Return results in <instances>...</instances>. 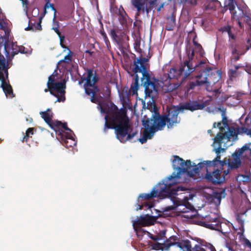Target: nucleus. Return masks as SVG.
<instances>
[{"instance_id":"nucleus-1","label":"nucleus","mask_w":251,"mask_h":251,"mask_svg":"<svg viewBox=\"0 0 251 251\" xmlns=\"http://www.w3.org/2000/svg\"><path fill=\"white\" fill-rule=\"evenodd\" d=\"M104 119L103 132L106 133L108 129H114L116 138L121 143H126L138 134L137 130L132 131V126L129 123L127 110L125 107L119 110L118 107L113 104Z\"/></svg>"},{"instance_id":"nucleus-2","label":"nucleus","mask_w":251,"mask_h":251,"mask_svg":"<svg viewBox=\"0 0 251 251\" xmlns=\"http://www.w3.org/2000/svg\"><path fill=\"white\" fill-rule=\"evenodd\" d=\"M150 48L149 49L148 55L147 57H143L141 54L139 57L133 61V67L132 71L134 73V85L131 86V90L133 94L137 93L139 88V77L137 73H142V76L141 78V85L145 87L146 96L153 98V93H157L158 86L156 84L157 80L154 77H151L150 73V64L149 61L151 56L150 53Z\"/></svg>"},{"instance_id":"nucleus-3","label":"nucleus","mask_w":251,"mask_h":251,"mask_svg":"<svg viewBox=\"0 0 251 251\" xmlns=\"http://www.w3.org/2000/svg\"><path fill=\"white\" fill-rule=\"evenodd\" d=\"M205 106L204 103H199L196 100H189L183 103H180L178 105L170 108L168 110V114L160 116L155 110L153 112H151V117L155 118V121L158 122L159 126L163 129L166 123L168 128H172L174 125L179 123L180 119L178 118L179 112L183 113L185 110L193 112L197 110H201Z\"/></svg>"},{"instance_id":"nucleus-4","label":"nucleus","mask_w":251,"mask_h":251,"mask_svg":"<svg viewBox=\"0 0 251 251\" xmlns=\"http://www.w3.org/2000/svg\"><path fill=\"white\" fill-rule=\"evenodd\" d=\"M174 183V182H166L164 180L154 186L150 193L140 195L138 198V201L140 200L141 201L148 200L154 198H159L160 199L169 198L173 199L178 195V191H183L186 190L184 187L181 186H177L175 188H172Z\"/></svg>"},{"instance_id":"nucleus-5","label":"nucleus","mask_w":251,"mask_h":251,"mask_svg":"<svg viewBox=\"0 0 251 251\" xmlns=\"http://www.w3.org/2000/svg\"><path fill=\"white\" fill-rule=\"evenodd\" d=\"M187 57L183 63L180 64L179 69L171 68L168 74L170 79H176L183 82L188 76L195 71L193 64V59L194 56V50L190 48L187 50Z\"/></svg>"},{"instance_id":"nucleus-6","label":"nucleus","mask_w":251,"mask_h":251,"mask_svg":"<svg viewBox=\"0 0 251 251\" xmlns=\"http://www.w3.org/2000/svg\"><path fill=\"white\" fill-rule=\"evenodd\" d=\"M85 70L87 73L86 75L84 76L83 75L80 76L78 84L81 85L84 82L83 88L85 93L87 95L91 96L90 100L92 102L98 103L99 100L96 96L99 92L100 89L96 84L99 81V76L92 69L86 68Z\"/></svg>"},{"instance_id":"nucleus-7","label":"nucleus","mask_w":251,"mask_h":251,"mask_svg":"<svg viewBox=\"0 0 251 251\" xmlns=\"http://www.w3.org/2000/svg\"><path fill=\"white\" fill-rule=\"evenodd\" d=\"M142 122L145 129L143 131V137L138 139L141 144L146 143L148 139H151L156 131L163 129L158 122L155 121V118L151 117V115L150 118L145 115Z\"/></svg>"},{"instance_id":"nucleus-8","label":"nucleus","mask_w":251,"mask_h":251,"mask_svg":"<svg viewBox=\"0 0 251 251\" xmlns=\"http://www.w3.org/2000/svg\"><path fill=\"white\" fill-rule=\"evenodd\" d=\"M9 60L7 58L5 59H0V87L2 88L7 98H12L14 97V94L8 79V69L10 67L8 63Z\"/></svg>"},{"instance_id":"nucleus-9","label":"nucleus","mask_w":251,"mask_h":251,"mask_svg":"<svg viewBox=\"0 0 251 251\" xmlns=\"http://www.w3.org/2000/svg\"><path fill=\"white\" fill-rule=\"evenodd\" d=\"M206 171L204 176L205 179L209 182L214 184L218 185L223 183L226 179V176L228 174L229 171L219 169L218 166L209 167L205 165Z\"/></svg>"},{"instance_id":"nucleus-10","label":"nucleus","mask_w":251,"mask_h":251,"mask_svg":"<svg viewBox=\"0 0 251 251\" xmlns=\"http://www.w3.org/2000/svg\"><path fill=\"white\" fill-rule=\"evenodd\" d=\"M250 48H251V43L250 46H246V49L244 50L243 44L235 41L230 42L228 46V50L232 55L231 58L234 62L239 60L240 56L244 55Z\"/></svg>"},{"instance_id":"nucleus-11","label":"nucleus","mask_w":251,"mask_h":251,"mask_svg":"<svg viewBox=\"0 0 251 251\" xmlns=\"http://www.w3.org/2000/svg\"><path fill=\"white\" fill-rule=\"evenodd\" d=\"M217 73L213 72L211 68H206L202 70H200L198 75L195 76L197 81L203 82L202 85L204 84H210L212 83H215L218 81L217 79H213L215 76L216 78Z\"/></svg>"},{"instance_id":"nucleus-12","label":"nucleus","mask_w":251,"mask_h":251,"mask_svg":"<svg viewBox=\"0 0 251 251\" xmlns=\"http://www.w3.org/2000/svg\"><path fill=\"white\" fill-rule=\"evenodd\" d=\"M174 159L172 162V165L174 169L177 170L176 174H173L164 180L167 183H176L175 181L176 179L180 177V174L181 172H186L187 168H183V159L178 156L174 155Z\"/></svg>"},{"instance_id":"nucleus-13","label":"nucleus","mask_w":251,"mask_h":251,"mask_svg":"<svg viewBox=\"0 0 251 251\" xmlns=\"http://www.w3.org/2000/svg\"><path fill=\"white\" fill-rule=\"evenodd\" d=\"M47 85L49 88H50V87H54L56 92H58L60 96L57 99L56 101L64 102L65 100L66 84L65 82H55L54 77L53 75H51L48 78Z\"/></svg>"},{"instance_id":"nucleus-14","label":"nucleus","mask_w":251,"mask_h":251,"mask_svg":"<svg viewBox=\"0 0 251 251\" xmlns=\"http://www.w3.org/2000/svg\"><path fill=\"white\" fill-rule=\"evenodd\" d=\"M249 149V147L247 145L243 146L241 148L239 149L237 151L232 154L234 158L233 161L228 159V165L231 169H237L241 166V160L240 156L246 151Z\"/></svg>"},{"instance_id":"nucleus-15","label":"nucleus","mask_w":251,"mask_h":251,"mask_svg":"<svg viewBox=\"0 0 251 251\" xmlns=\"http://www.w3.org/2000/svg\"><path fill=\"white\" fill-rule=\"evenodd\" d=\"M240 134H241V132L239 128L236 129L233 127H229L228 132H225L224 133H218L215 136V141L220 142L221 140H223L224 139H226L228 141H230L231 137L237 138V135Z\"/></svg>"},{"instance_id":"nucleus-16","label":"nucleus","mask_w":251,"mask_h":251,"mask_svg":"<svg viewBox=\"0 0 251 251\" xmlns=\"http://www.w3.org/2000/svg\"><path fill=\"white\" fill-rule=\"evenodd\" d=\"M177 247L183 251H206L205 250L198 244L192 247L191 242L189 240H181L177 243Z\"/></svg>"},{"instance_id":"nucleus-17","label":"nucleus","mask_w":251,"mask_h":251,"mask_svg":"<svg viewBox=\"0 0 251 251\" xmlns=\"http://www.w3.org/2000/svg\"><path fill=\"white\" fill-rule=\"evenodd\" d=\"M9 41L4 37H0V59L10 60Z\"/></svg>"},{"instance_id":"nucleus-18","label":"nucleus","mask_w":251,"mask_h":251,"mask_svg":"<svg viewBox=\"0 0 251 251\" xmlns=\"http://www.w3.org/2000/svg\"><path fill=\"white\" fill-rule=\"evenodd\" d=\"M238 11H235L231 14V19L237 22V24L240 28H244V25L241 22L243 18L245 16V12H247L248 8L246 7H238Z\"/></svg>"},{"instance_id":"nucleus-19","label":"nucleus","mask_w":251,"mask_h":251,"mask_svg":"<svg viewBox=\"0 0 251 251\" xmlns=\"http://www.w3.org/2000/svg\"><path fill=\"white\" fill-rule=\"evenodd\" d=\"M110 35L111 38L118 45L122 44V38L126 36L124 32L122 31L118 28H114L111 29L110 32Z\"/></svg>"},{"instance_id":"nucleus-20","label":"nucleus","mask_w":251,"mask_h":251,"mask_svg":"<svg viewBox=\"0 0 251 251\" xmlns=\"http://www.w3.org/2000/svg\"><path fill=\"white\" fill-rule=\"evenodd\" d=\"M51 128L53 129L58 135H62L63 130L62 128L67 131H69L71 132H73V131L67 126V123H62L59 121H55L52 125Z\"/></svg>"},{"instance_id":"nucleus-21","label":"nucleus","mask_w":251,"mask_h":251,"mask_svg":"<svg viewBox=\"0 0 251 251\" xmlns=\"http://www.w3.org/2000/svg\"><path fill=\"white\" fill-rule=\"evenodd\" d=\"M154 222V220L152 216L146 215L145 216H141L138 218L134 224L145 226L153 225Z\"/></svg>"},{"instance_id":"nucleus-22","label":"nucleus","mask_w":251,"mask_h":251,"mask_svg":"<svg viewBox=\"0 0 251 251\" xmlns=\"http://www.w3.org/2000/svg\"><path fill=\"white\" fill-rule=\"evenodd\" d=\"M222 222L221 220L217 221V222H213L211 223H201V226L209 228L213 230L220 231L222 233H226V231H224L222 228Z\"/></svg>"},{"instance_id":"nucleus-23","label":"nucleus","mask_w":251,"mask_h":251,"mask_svg":"<svg viewBox=\"0 0 251 251\" xmlns=\"http://www.w3.org/2000/svg\"><path fill=\"white\" fill-rule=\"evenodd\" d=\"M40 114L45 122L51 128L55 121L52 120L53 113L51 109L48 108L45 111L40 112Z\"/></svg>"},{"instance_id":"nucleus-24","label":"nucleus","mask_w":251,"mask_h":251,"mask_svg":"<svg viewBox=\"0 0 251 251\" xmlns=\"http://www.w3.org/2000/svg\"><path fill=\"white\" fill-rule=\"evenodd\" d=\"M240 68H244V66L234 65H233L230 69H229L228 71V75L230 80L233 81L234 79L240 75L241 73L238 71V70Z\"/></svg>"},{"instance_id":"nucleus-25","label":"nucleus","mask_w":251,"mask_h":251,"mask_svg":"<svg viewBox=\"0 0 251 251\" xmlns=\"http://www.w3.org/2000/svg\"><path fill=\"white\" fill-rule=\"evenodd\" d=\"M194 209L188 201H186L183 204H179L176 207V210L178 212L181 213H188Z\"/></svg>"},{"instance_id":"nucleus-26","label":"nucleus","mask_w":251,"mask_h":251,"mask_svg":"<svg viewBox=\"0 0 251 251\" xmlns=\"http://www.w3.org/2000/svg\"><path fill=\"white\" fill-rule=\"evenodd\" d=\"M166 25L165 29L168 31H172L176 25V14L173 12L170 16L166 18Z\"/></svg>"},{"instance_id":"nucleus-27","label":"nucleus","mask_w":251,"mask_h":251,"mask_svg":"<svg viewBox=\"0 0 251 251\" xmlns=\"http://www.w3.org/2000/svg\"><path fill=\"white\" fill-rule=\"evenodd\" d=\"M247 210L244 212L238 213L236 216V219L239 224V229L240 230L242 234L244 232V221L247 217Z\"/></svg>"},{"instance_id":"nucleus-28","label":"nucleus","mask_w":251,"mask_h":251,"mask_svg":"<svg viewBox=\"0 0 251 251\" xmlns=\"http://www.w3.org/2000/svg\"><path fill=\"white\" fill-rule=\"evenodd\" d=\"M221 155L220 153L217 154L216 158L212 161H204L202 162L199 163V165L201 168L204 165H207L209 167L217 166V162L220 161Z\"/></svg>"},{"instance_id":"nucleus-29","label":"nucleus","mask_w":251,"mask_h":251,"mask_svg":"<svg viewBox=\"0 0 251 251\" xmlns=\"http://www.w3.org/2000/svg\"><path fill=\"white\" fill-rule=\"evenodd\" d=\"M145 0H131L132 5L137 9V12H142L143 13L145 12Z\"/></svg>"},{"instance_id":"nucleus-30","label":"nucleus","mask_w":251,"mask_h":251,"mask_svg":"<svg viewBox=\"0 0 251 251\" xmlns=\"http://www.w3.org/2000/svg\"><path fill=\"white\" fill-rule=\"evenodd\" d=\"M117 15L119 16V20L121 24H124L126 23L128 15L122 5L120 6Z\"/></svg>"},{"instance_id":"nucleus-31","label":"nucleus","mask_w":251,"mask_h":251,"mask_svg":"<svg viewBox=\"0 0 251 251\" xmlns=\"http://www.w3.org/2000/svg\"><path fill=\"white\" fill-rule=\"evenodd\" d=\"M178 239L176 236H172L168 239L165 242L166 244V250H169L170 247L174 245H176L177 246V243H178Z\"/></svg>"},{"instance_id":"nucleus-32","label":"nucleus","mask_w":251,"mask_h":251,"mask_svg":"<svg viewBox=\"0 0 251 251\" xmlns=\"http://www.w3.org/2000/svg\"><path fill=\"white\" fill-rule=\"evenodd\" d=\"M221 220L217 215L215 213L211 215L206 216L204 221L199 222V225L201 226V223H211L213 222H217V221Z\"/></svg>"},{"instance_id":"nucleus-33","label":"nucleus","mask_w":251,"mask_h":251,"mask_svg":"<svg viewBox=\"0 0 251 251\" xmlns=\"http://www.w3.org/2000/svg\"><path fill=\"white\" fill-rule=\"evenodd\" d=\"M225 190L223 189L220 192H214L212 196V200L215 203L220 204L222 198L225 197Z\"/></svg>"},{"instance_id":"nucleus-34","label":"nucleus","mask_w":251,"mask_h":251,"mask_svg":"<svg viewBox=\"0 0 251 251\" xmlns=\"http://www.w3.org/2000/svg\"><path fill=\"white\" fill-rule=\"evenodd\" d=\"M197 166L195 165V163H193V165L192 166V167L191 168V169H190L187 172V175L191 177H193L194 176L197 174H199L200 172V170L202 169L203 168H205V165L204 166H202L201 168L199 165L198 164Z\"/></svg>"},{"instance_id":"nucleus-35","label":"nucleus","mask_w":251,"mask_h":251,"mask_svg":"<svg viewBox=\"0 0 251 251\" xmlns=\"http://www.w3.org/2000/svg\"><path fill=\"white\" fill-rule=\"evenodd\" d=\"M69 52L68 54L65 56L63 59L60 60L58 62V64H61L63 63L66 64H70L72 61V57L73 55V52L71 51L70 50H68Z\"/></svg>"},{"instance_id":"nucleus-36","label":"nucleus","mask_w":251,"mask_h":251,"mask_svg":"<svg viewBox=\"0 0 251 251\" xmlns=\"http://www.w3.org/2000/svg\"><path fill=\"white\" fill-rule=\"evenodd\" d=\"M64 145L68 148L75 145V140L73 139V137L71 133L67 134L66 139L64 140Z\"/></svg>"},{"instance_id":"nucleus-37","label":"nucleus","mask_w":251,"mask_h":251,"mask_svg":"<svg viewBox=\"0 0 251 251\" xmlns=\"http://www.w3.org/2000/svg\"><path fill=\"white\" fill-rule=\"evenodd\" d=\"M14 45L13 44L12 46L13 51L11 52V56L10 55V59L8 61V63H9V62L13 59L14 56L16 54H17L19 52H20V53H24L25 52V48L24 46H19V47H18V49L17 50H14L15 49L14 48ZM9 64L10 65V64Z\"/></svg>"},{"instance_id":"nucleus-38","label":"nucleus","mask_w":251,"mask_h":251,"mask_svg":"<svg viewBox=\"0 0 251 251\" xmlns=\"http://www.w3.org/2000/svg\"><path fill=\"white\" fill-rule=\"evenodd\" d=\"M198 0H180L179 3L184 5L194 7L197 5Z\"/></svg>"},{"instance_id":"nucleus-39","label":"nucleus","mask_w":251,"mask_h":251,"mask_svg":"<svg viewBox=\"0 0 251 251\" xmlns=\"http://www.w3.org/2000/svg\"><path fill=\"white\" fill-rule=\"evenodd\" d=\"M225 7H227L226 9H228L229 10L231 14L236 11L235 10V2L233 0H228V3L227 4L225 3Z\"/></svg>"},{"instance_id":"nucleus-40","label":"nucleus","mask_w":251,"mask_h":251,"mask_svg":"<svg viewBox=\"0 0 251 251\" xmlns=\"http://www.w3.org/2000/svg\"><path fill=\"white\" fill-rule=\"evenodd\" d=\"M166 248V247L165 243L161 244L157 242L152 245V248L155 250H161L162 251H166L165 250Z\"/></svg>"},{"instance_id":"nucleus-41","label":"nucleus","mask_w":251,"mask_h":251,"mask_svg":"<svg viewBox=\"0 0 251 251\" xmlns=\"http://www.w3.org/2000/svg\"><path fill=\"white\" fill-rule=\"evenodd\" d=\"M203 83V82L197 81V79L195 81L190 82L188 85L189 89H193L197 86H202Z\"/></svg>"},{"instance_id":"nucleus-42","label":"nucleus","mask_w":251,"mask_h":251,"mask_svg":"<svg viewBox=\"0 0 251 251\" xmlns=\"http://www.w3.org/2000/svg\"><path fill=\"white\" fill-rule=\"evenodd\" d=\"M222 141L223 140H221L220 143V142L215 141V137L214 138V142L217 143L219 144V147L217 149H215V151L216 154L220 153L221 152H224L226 151L225 149L222 148V144L223 143Z\"/></svg>"},{"instance_id":"nucleus-43","label":"nucleus","mask_w":251,"mask_h":251,"mask_svg":"<svg viewBox=\"0 0 251 251\" xmlns=\"http://www.w3.org/2000/svg\"><path fill=\"white\" fill-rule=\"evenodd\" d=\"M100 33L101 35V36L103 37V40H104L107 47L108 48L109 46H110V42L108 39L107 35H106V33L104 31L103 28H102V29L100 30Z\"/></svg>"},{"instance_id":"nucleus-44","label":"nucleus","mask_w":251,"mask_h":251,"mask_svg":"<svg viewBox=\"0 0 251 251\" xmlns=\"http://www.w3.org/2000/svg\"><path fill=\"white\" fill-rule=\"evenodd\" d=\"M219 109L222 112V123L225 126H226L227 125V119L226 117V109H224L223 108L222 109L221 108H219Z\"/></svg>"},{"instance_id":"nucleus-45","label":"nucleus","mask_w":251,"mask_h":251,"mask_svg":"<svg viewBox=\"0 0 251 251\" xmlns=\"http://www.w3.org/2000/svg\"><path fill=\"white\" fill-rule=\"evenodd\" d=\"M55 91V89L54 87H50V88H49V87H48L47 88L45 89L44 92H48V91L50 92V94L54 97H56L57 99L60 96L58 92L54 93V91Z\"/></svg>"},{"instance_id":"nucleus-46","label":"nucleus","mask_w":251,"mask_h":251,"mask_svg":"<svg viewBox=\"0 0 251 251\" xmlns=\"http://www.w3.org/2000/svg\"><path fill=\"white\" fill-rule=\"evenodd\" d=\"M192 162L190 160H187L185 161L183 160V168H187L186 173L187 174V172L191 169V168L192 167Z\"/></svg>"},{"instance_id":"nucleus-47","label":"nucleus","mask_w":251,"mask_h":251,"mask_svg":"<svg viewBox=\"0 0 251 251\" xmlns=\"http://www.w3.org/2000/svg\"><path fill=\"white\" fill-rule=\"evenodd\" d=\"M32 128L29 127L26 131L25 135L23 138L22 141L27 142L30 137V132H32Z\"/></svg>"},{"instance_id":"nucleus-48","label":"nucleus","mask_w":251,"mask_h":251,"mask_svg":"<svg viewBox=\"0 0 251 251\" xmlns=\"http://www.w3.org/2000/svg\"><path fill=\"white\" fill-rule=\"evenodd\" d=\"M144 206H145V207H147L149 208H151L152 207H153V205L152 204V203H149L145 202H141V205H138V207L136 208V210L142 209Z\"/></svg>"},{"instance_id":"nucleus-49","label":"nucleus","mask_w":251,"mask_h":251,"mask_svg":"<svg viewBox=\"0 0 251 251\" xmlns=\"http://www.w3.org/2000/svg\"><path fill=\"white\" fill-rule=\"evenodd\" d=\"M134 49L135 50L141 53L142 50L140 48V41L136 39L134 43Z\"/></svg>"},{"instance_id":"nucleus-50","label":"nucleus","mask_w":251,"mask_h":251,"mask_svg":"<svg viewBox=\"0 0 251 251\" xmlns=\"http://www.w3.org/2000/svg\"><path fill=\"white\" fill-rule=\"evenodd\" d=\"M219 30L223 33L227 32V33H229L231 31V26L228 25L227 26L221 27Z\"/></svg>"},{"instance_id":"nucleus-51","label":"nucleus","mask_w":251,"mask_h":251,"mask_svg":"<svg viewBox=\"0 0 251 251\" xmlns=\"http://www.w3.org/2000/svg\"><path fill=\"white\" fill-rule=\"evenodd\" d=\"M240 131L241 132V133H245L248 135L251 136V129H248L245 127H242L241 128H240Z\"/></svg>"},{"instance_id":"nucleus-52","label":"nucleus","mask_w":251,"mask_h":251,"mask_svg":"<svg viewBox=\"0 0 251 251\" xmlns=\"http://www.w3.org/2000/svg\"><path fill=\"white\" fill-rule=\"evenodd\" d=\"M23 4V6L24 8V10H25L26 11H27L28 9V5H29V1L28 0H20Z\"/></svg>"},{"instance_id":"nucleus-53","label":"nucleus","mask_w":251,"mask_h":251,"mask_svg":"<svg viewBox=\"0 0 251 251\" xmlns=\"http://www.w3.org/2000/svg\"><path fill=\"white\" fill-rule=\"evenodd\" d=\"M59 39H60V46H61V47L63 48L67 49L68 50H69V48L67 47V46H66L64 44V42H65V36L63 35L62 36H60L59 37Z\"/></svg>"},{"instance_id":"nucleus-54","label":"nucleus","mask_w":251,"mask_h":251,"mask_svg":"<svg viewBox=\"0 0 251 251\" xmlns=\"http://www.w3.org/2000/svg\"><path fill=\"white\" fill-rule=\"evenodd\" d=\"M119 9V7H118L116 5H111L110 7V12L111 13L117 14L118 12V10Z\"/></svg>"},{"instance_id":"nucleus-55","label":"nucleus","mask_w":251,"mask_h":251,"mask_svg":"<svg viewBox=\"0 0 251 251\" xmlns=\"http://www.w3.org/2000/svg\"><path fill=\"white\" fill-rule=\"evenodd\" d=\"M150 5L153 8H155L157 9V5L158 4V0H153L149 2Z\"/></svg>"},{"instance_id":"nucleus-56","label":"nucleus","mask_w":251,"mask_h":251,"mask_svg":"<svg viewBox=\"0 0 251 251\" xmlns=\"http://www.w3.org/2000/svg\"><path fill=\"white\" fill-rule=\"evenodd\" d=\"M56 14L53 15L52 19V27H59V23L56 20Z\"/></svg>"},{"instance_id":"nucleus-57","label":"nucleus","mask_w":251,"mask_h":251,"mask_svg":"<svg viewBox=\"0 0 251 251\" xmlns=\"http://www.w3.org/2000/svg\"><path fill=\"white\" fill-rule=\"evenodd\" d=\"M228 37H229L228 44H229L230 42L233 41H236L235 40L236 36L234 34L232 33L231 31L229 33H228ZM228 45H229V44H228ZM228 46V45H227V46Z\"/></svg>"},{"instance_id":"nucleus-58","label":"nucleus","mask_w":251,"mask_h":251,"mask_svg":"<svg viewBox=\"0 0 251 251\" xmlns=\"http://www.w3.org/2000/svg\"><path fill=\"white\" fill-rule=\"evenodd\" d=\"M46 3L48 4V8L50 7L51 10L54 11V15H55L56 13V10L53 5V4L50 3V0H48Z\"/></svg>"},{"instance_id":"nucleus-59","label":"nucleus","mask_w":251,"mask_h":251,"mask_svg":"<svg viewBox=\"0 0 251 251\" xmlns=\"http://www.w3.org/2000/svg\"><path fill=\"white\" fill-rule=\"evenodd\" d=\"M221 122H218V123L215 122L213 124V127L214 128L219 127L220 130L221 131H223V130L224 129V128L223 127H221Z\"/></svg>"},{"instance_id":"nucleus-60","label":"nucleus","mask_w":251,"mask_h":251,"mask_svg":"<svg viewBox=\"0 0 251 251\" xmlns=\"http://www.w3.org/2000/svg\"><path fill=\"white\" fill-rule=\"evenodd\" d=\"M226 164V161L225 160L221 161L220 160V162H217V166L219 169H222V171H223V167Z\"/></svg>"},{"instance_id":"nucleus-61","label":"nucleus","mask_w":251,"mask_h":251,"mask_svg":"<svg viewBox=\"0 0 251 251\" xmlns=\"http://www.w3.org/2000/svg\"><path fill=\"white\" fill-rule=\"evenodd\" d=\"M248 74L251 75V64H247L243 68Z\"/></svg>"},{"instance_id":"nucleus-62","label":"nucleus","mask_w":251,"mask_h":251,"mask_svg":"<svg viewBox=\"0 0 251 251\" xmlns=\"http://www.w3.org/2000/svg\"><path fill=\"white\" fill-rule=\"evenodd\" d=\"M244 242L245 245L250 248V251H251V242L248 239H245Z\"/></svg>"},{"instance_id":"nucleus-63","label":"nucleus","mask_w":251,"mask_h":251,"mask_svg":"<svg viewBox=\"0 0 251 251\" xmlns=\"http://www.w3.org/2000/svg\"><path fill=\"white\" fill-rule=\"evenodd\" d=\"M206 62V61L205 59H203V60L201 61L198 64L195 65V66L193 65V66L195 67V70L197 68L201 67V65L205 64Z\"/></svg>"},{"instance_id":"nucleus-64","label":"nucleus","mask_w":251,"mask_h":251,"mask_svg":"<svg viewBox=\"0 0 251 251\" xmlns=\"http://www.w3.org/2000/svg\"><path fill=\"white\" fill-rule=\"evenodd\" d=\"M150 237L151 238V239L153 241H158V240H160V237H159V235H153L152 234L151 235V236H150Z\"/></svg>"}]
</instances>
